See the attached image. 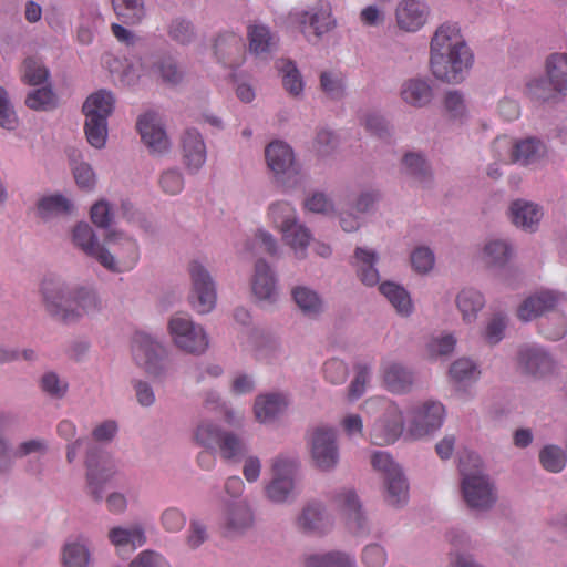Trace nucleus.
I'll return each mask as SVG.
<instances>
[{"mask_svg": "<svg viewBox=\"0 0 567 567\" xmlns=\"http://www.w3.org/2000/svg\"><path fill=\"white\" fill-rule=\"evenodd\" d=\"M296 463L292 458L277 457L272 463L274 478L267 486V496L277 503L285 502L293 489V472Z\"/></svg>", "mask_w": 567, "mask_h": 567, "instance_id": "a211bd4d", "label": "nucleus"}, {"mask_svg": "<svg viewBox=\"0 0 567 567\" xmlns=\"http://www.w3.org/2000/svg\"><path fill=\"white\" fill-rule=\"evenodd\" d=\"M133 357L136 363L153 377H161L165 370V349L145 332H136L133 339Z\"/></svg>", "mask_w": 567, "mask_h": 567, "instance_id": "4468645a", "label": "nucleus"}, {"mask_svg": "<svg viewBox=\"0 0 567 567\" xmlns=\"http://www.w3.org/2000/svg\"><path fill=\"white\" fill-rule=\"evenodd\" d=\"M72 240L86 256L94 258L103 267H110L111 260L107 258L105 241L100 244L87 224H78L72 233Z\"/></svg>", "mask_w": 567, "mask_h": 567, "instance_id": "4be33fe9", "label": "nucleus"}, {"mask_svg": "<svg viewBox=\"0 0 567 567\" xmlns=\"http://www.w3.org/2000/svg\"><path fill=\"white\" fill-rule=\"evenodd\" d=\"M198 444L213 447L217 445L225 460H235L244 455L246 449L244 442L234 433L221 432L212 423H202L195 432Z\"/></svg>", "mask_w": 567, "mask_h": 567, "instance_id": "f8f14e48", "label": "nucleus"}, {"mask_svg": "<svg viewBox=\"0 0 567 567\" xmlns=\"http://www.w3.org/2000/svg\"><path fill=\"white\" fill-rule=\"evenodd\" d=\"M87 488L94 499H102V493L106 483L114 474V465L111 460L96 451H92L86 460Z\"/></svg>", "mask_w": 567, "mask_h": 567, "instance_id": "f3484780", "label": "nucleus"}, {"mask_svg": "<svg viewBox=\"0 0 567 567\" xmlns=\"http://www.w3.org/2000/svg\"><path fill=\"white\" fill-rule=\"evenodd\" d=\"M511 219L513 224L525 230L534 231L543 217V209L532 202L517 199L512 203Z\"/></svg>", "mask_w": 567, "mask_h": 567, "instance_id": "cd10ccee", "label": "nucleus"}, {"mask_svg": "<svg viewBox=\"0 0 567 567\" xmlns=\"http://www.w3.org/2000/svg\"><path fill=\"white\" fill-rule=\"evenodd\" d=\"M518 363L526 373L545 375L554 368L551 358L540 348L525 346L519 350Z\"/></svg>", "mask_w": 567, "mask_h": 567, "instance_id": "a878e982", "label": "nucleus"}, {"mask_svg": "<svg viewBox=\"0 0 567 567\" xmlns=\"http://www.w3.org/2000/svg\"><path fill=\"white\" fill-rule=\"evenodd\" d=\"M311 454L316 465L321 470H331L339 460L336 432L331 427H317L311 439Z\"/></svg>", "mask_w": 567, "mask_h": 567, "instance_id": "dca6fc26", "label": "nucleus"}, {"mask_svg": "<svg viewBox=\"0 0 567 567\" xmlns=\"http://www.w3.org/2000/svg\"><path fill=\"white\" fill-rule=\"evenodd\" d=\"M214 50L220 62L229 68H236L241 63L245 45L238 34L226 32L216 39Z\"/></svg>", "mask_w": 567, "mask_h": 567, "instance_id": "393cba45", "label": "nucleus"}, {"mask_svg": "<svg viewBox=\"0 0 567 567\" xmlns=\"http://www.w3.org/2000/svg\"><path fill=\"white\" fill-rule=\"evenodd\" d=\"M137 130L150 152L162 154L168 150L169 141L156 113L147 112L141 115Z\"/></svg>", "mask_w": 567, "mask_h": 567, "instance_id": "aec40b11", "label": "nucleus"}, {"mask_svg": "<svg viewBox=\"0 0 567 567\" xmlns=\"http://www.w3.org/2000/svg\"><path fill=\"white\" fill-rule=\"evenodd\" d=\"M111 543L116 547L131 546L132 550L145 544L144 530L141 527L130 529L114 527L109 533Z\"/></svg>", "mask_w": 567, "mask_h": 567, "instance_id": "a19ab883", "label": "nucleus"}, {"mask_svg": "<svg viewBox=\"0 0 567 567\" xmlns=\"http://www.w3.org/2000/svg\"><path fill=\"white\" fill-rule=\"evenodd\" d=\"M320 86L331 97H339L343 92L342 78L332 72H322L320 75Z\"/></svg>", "mask_w": 567, "mask_h": 567, "instance_id": "338daca9", "label": "nucleus"}, {"mask_svg": "<svg viewBox=\"0 0 567 567\" xmlns=\"http://www.w3.org/2000/svg\"><path fill=\"white\" fill-rule=\"evenodd\" d=\"M188 270L192 279L190 305L198 313H208L216 305L215 284L198 261H192Z\"/></svg>", "mask_w": 567, "mask_h": 567, "instance_id": "ddd939ff", "label": "nucleus"}, {"mask_svg": "<svg viewBox=\"0 0 567 567\" xmlns=\"http://www.w3.org/2000/svg\"><path fill=\"white\" fill-rule=\"evenodd\" d=\"M89 551L84 544L68 543L63 549V564L65 567H87Z\"/></svg>", "mask_w": 567, "mask_h": 567, "instance_id": "49530a36", "label": "nucleus"}, {"mask_svg": "<svg viewBox=\"0 0 567 567\" xmlns=\"http://www.w3.org/2000/svg\"><path fill=\"white\" fill-rule=\"evenodd\" d=\"M477 367L468 359H458L450 368V377L455 384H466L478 378Z\"/></svg>", "mask_w": 567, "mask_h": 567, "instance_id": "a18cd8bd", "label": "nucleus"}, {"mask_svg": "<svg viewBox=\"0 0 567 567\" xmlns=\"http://www.w3.org/2000/svg\"><path fill=\"white\" fill-rule=\"evenodd\" d=\"M458 468L462 475V493L471 508L485 509L495 502L493 486L481 472V458L468 452L460 457Z\"/></svg>", "mask_w": 567, "mask_h": 567, "instance_id": "7ed1b4c3", "label": "nucleus"}, {"mask_svg": "<svg viewBox=\"0 0 567 567\" xmlns=\"http://www.w3.org/2000/svg\"><path fill=\"white\" fill-rule=\"evenodd\" d=\"M0 126L12 131L18 126V117L12 109L7 91L0 86Z\"/></svg>", "mask_w": 567, "mask_h": 567, "instance_id": "13d9d810", "label": "nucleus"}, {"mask_svg": "<svg viewBox=\"0 0 567 567\" xmlns=\"http://www.w3.org/2000/svg\"><path fill=\"white\" fill-rule=\"evenodd\" d=\"M184 162L188 169H199L206 161V146L200 134L187 130L182 138Z\"/></svg>", "mask_w": 567, "mask_h": 567, "instance_id": "c85d7f7f", "label": "nucleus"}, {"mask_svg": "<svg viewBox=\"0 0 567 567\" xmlns=\"http://www.w3.org/2000/svg\"><path fill=\"white\" fill-rule=\"evenodd\" d=\"M445 415L444 406L440 402L429 401L412 411L409 435L419 439L440 429Z\"/></svg>", "mask_w": 567, "mask_h": 567, "instance_id": "2eb2a0df", "label": "nucleus"}, {"mask_svg": "<svg viewBox=\"0 0 567 567\" xmlns=\"http://www.w3.org/2000/svg\"><path fill=\"white\" fill-rule=\"evenodd\" d=\"M403 165L411 176L423 181L427 175V165L420 154L409 153L403 157Z\"/></svg>", "mask_w": 567, "mask_h": 567, "instance_id": "680f3d73", "label": "nucleus"}, {"mask_svg": "<svg viewBox=\"0 0 567 567\" xmlns=\"http://www.w3.org/2000/svg\"><path fill=\"white\" fill-rule=\"evenodd\" d=\"M130 567H169V565L159 554L144 550L130 564Z\"/></svg>", "mask_w": 567, "mask_h": 567, "instance_id": "774afa93", "label": "nucleus"}, {"mask_svg": "<svg viewBox=\"0 0 567 567\" xmlns=\"http://www.w3.org/2000/svg\"><path fill=\"white\" fill-rule=\"evenodd\" d=\"M167 32L172 40L181 44L189 43L194 38V29L192 23L182 18L172 20Z\"/></svg>", "mask_w": 567, "mask_h": 567, "instance_id": "5fc2aeb1", "label": "nucleus"}, {"mask_svg": "<svg viewBox=\"0 0 567 567\" xmlns=\"http://www.w3.org/2000/svg\"><path fill=\"white\" fill-rule=\"evenodd\" d=\"M112 4L115 14L125 24H138L145 17L143 0H112Z\"/></svg>", "mask_w": 567, "mask_h": 567, "instance_id": "e433bc0d", "label": "nucleus"}, {"mask_svg": "<svg viewBox=\"0 0 567 567\" xmlns=\"http://www.w3.org/2000/svg\"><path fill=\"white\" fill-rule=\"evenodd\" d=\"M278 68L282 72V84L292 95H298L303 90V82L299 71L291 61H281Z\"/></svg>", "mask_w": 567, "mask_h": 567, "instance_id": "09e8293b", "label": "nucleus"}, {"mask_svg": "<svg viewBox=\"0 0 567 567\" xmlns=\"http://www.w3.org/2000/svg\"><path fill=\"white\" fill-rule=\"evenodd\" d=\"M24 72L22 80L29 85H39L47 81L49 76L48 69L35 58H28L23 63Z\"/></svg>", "mask_w": 567, "mask_h": 567, "instance_id": "8fccbe9b", "label": "nucleus"}, {"mask_svg": "<svg viewBox=\"0 0 567 567\" xmlns=\"http://www.w3.org/2000/svg\"><path fill=\"white\" fill-rule=\"evenodd\" d=\"M547 80L533 79L527 84L530 96L550 101L557 95L567 96V52H555L545 61Z\"/></svg>", "mask_w": 567, "mask_h": 567, "instance_id": "39448f33", "label": "nucleus"}, {"mask_svg": "<svg viewBox=\"0 0 567 567\" xmlns=\"http://www.w3.org/2000/svg\"><path fill=\"white\" fill-rule=\"evenodd\" d=\"M168 331L176 347L185 352L200 354L208 348L204 329L195 324L187 315H175L168 322Z\"/></svg>", "mask_w": 567, "mask_h": 567, "instance_id": "1a4fd4ad", "label": "nucleus"}, {"mask_svg": "<svg viewBox=\"0 0 567 567\" xmlns=\"http://www.w3.org/2000/svg\"><path fill=\"white\" fill-rule=\"evenodd\" d=\"M379 289L400 315L408 316L411 313L412 301L403 287L393 282H383Z\"/></svg>", "mask_w": 567, "mask_h": 567, "instance_id": "58836bf2", "label": "nucleus"}, {"mask_svg": "<svg viewBox=\"0 0 567 567\" xmlns=\"http://www.w3.org/2000/svg\"><path fill=\"white\" fill-rule=\"evenodd\" d=\"M249 50L255 54L269 52L275 44L270 30L261 24L248 27Z\"/></svg>", "mask_w": 567, "mask_h": 567, "instance_id": "37998d69", "label": "nucleus"}, {"mask_svg": "<svg viewBox=\"0 0 567 567\" xmlns=\"http://www.w3.org/2000/svg\"><path fill=\"white\" fill-rule=\"evenodd\" d=\"M474 63V55L456 22H444L434 32L430 44V69L435 79L461 83Z\"/></svg>", "mask_w": 567, "mask_h": 567, "instance_id": "f257e3e1", "label": "nucleus"}, {"mask_svg": "<svg viewBox=\"0 0 567 567\" xmlns=\"http://www.w3.org/2000/svg\"><path fill=\"white\" fill-rule=\"evenodd\" d=\"M105 248L107 258L111 260V266L105 268L110 271H128L136 266L140 259L137 243L121 233H109L105 236Z\"/></svg>", "mask_w": 567, "mask_h": 567, "instance_id": "9b49d317", "label": "nucleus"}, {"mask_svg": "<svg viewBox=\"0 0 567 567\" xmlns=\"http://www.w3.org/2000/svg\"><path fill=\"white\" fill-rule=\"evenodd\" d=\"M289 19L292 23L298 24L303 33L310 28L318 37L333 27L331 8L327 3H318L310 11L290 12Z\"/></svg>", "mask_w": 567, "mask_h": 567, "instance_id": "412c9836", "label": "nucleus"}, {"mask_svg": "<svg viewBox=\"0 0 567 567\" xmlns=\"http://www.w3.org/2000/svg\"><path fill=\"white\" fill-rule=\"evenodd\" d=\"M323 374L327 381L332 384L343 383L348 377L346 363L338 359H331L323 365Z\"/></svg>", "mask_w": 567, "mask_h": 567, "instance_id": "bf43d9fd", "label": "nucleus"}, {"mask_svg": "<svg viewBox=\"0 0 567 567\" xmlns=\"http://www.w3.org/2000/svg\"><path fill=\"white\" fill-rule=\"evenodd\" d=\"M539 332L549 340H559L567 332L566 319L560 315L546 318L540 322Z\"/></svg>", "mask_w": 567, "mask_h": 567, "instance_id": "864d4df0", "label": "nucleus"}, {"mask_svg": "<svg viewBox=\"0 0 567 567\" xmlns=\"http://www.w3.org/2000/svg\"><path fill=\"white\" fill-rule=\"evenodd\" d=\"M329 522L319 504L306 506L298 518V525L305 532H322Z\"/></svg>", "mask_w": 567, "mask_h": 567, "instance_id": "79ce46f5", "label": "nucleus"}, {"mask_svg": "<svg viewBox=\"0 0 567 567\" xmlns=\"http://www.w3.org/2000/svg\"><path fill=\"white\" fill-rule=\"evenodd\" d=\"M72 208V203L60 194L44 196L39 199L37 205L38 215L43 219L69 214Z\"/></svg>", "mask_w": 567, "mask_h": 567, "instance_id": "4c0bfd02", "label": "nucleus"}, {"mask_svg": "<svg viewBox=\"0 0 567 567\" xmlns=\"http://www.w3.org/2000/svg\"><path fill=\"white\" fill-rule=\"evenodd\" d=\"M401 95L406 103L421 107L431 101L432 87L425 80L411 79L403 84Z\"/></svg>", "mask_w": 567, "mask_h": 567, "instance_id": "f704fd0d", "label": "nucleus"}, {"mask_svg": "<svg viewBox=\"0 0 567 567\" xmlns=\"http://www.w3.org/2000/svg\"><path fill=\"white\" fill-rule=\"evenodd\" d=\"M305 565L306 567H357L354 558L342 551L310 555L306 558Z\"/></svg>", "mask_w": 567, "mask_h": 567, "instance_id": "ea45409f", "label": "nucleus"}, {"mask_svg": "<svg viewBox=\"0 0 567 567\" xmlns=\"http://www.w3.org/2000/svg\"><path fill=\"white\" fill-rule=\"evenodd\" d=\"M268 167L276 178L286 187H292L300 183L299 166L295 162L292 148L280 141L271 142L265 151Z\"/></svg>", "mask_w": 567, "mask_h": 567, "instance_id": "9d476101", "label": "nucleus"}, {"mask_svg": "<svg viewBox=\"0 0 567 567\" xmlns=\"http://www.w3.org/2000/svg\"><path fill=\"white\" fill-rule=\"evenodd\" d=\"M151 72L169 84H176L182 79V73L171 58L161 59Z\"/></svg>", "mask_w": 567, "mask_h": 567, "instance_id": "6e6d98bb", "label": "nucleus"}, {"mask_svg": "<svg viewBox=\"0 0 567 567\" xmlns=\"http://www.w3.org/2000/svg\"><path fill=\"white\" fill-rule=\"evenodd\" d=\"M427 13V7L422 0H402L395 10L398 27L415 32L425 23Z\"/></svg>", "mask_w": 567, "mask_h": 567, "instance_id": "5701e85b", "label": "nucleus"}, {"mask_svg": "<svg viewBox=\"0 0 567 567\" xmlns=\"http://www.w3.org/2000/svg\"><path fill=\"white\" fill-rule=\"evenodd\" d=\"M411 264L417 272H427L434 265V255L429 248H416L411 254Z\"/></svg>", "mask_w": 567, "mask_h": 567, "instance_id": "e2e57ef3", "label": "nucleus"}, {"mask_svg": "<svg viewBox=\"0 0 567 567\" xmlns=\"http://www.w3.org/2000/svg\"><path fill=\"white\" fill-rule=\"evenodd\" d=\"M443 106L445 114L450 118L461 120L466 114L464 95L457 90H450L444 94Z\"/></svg>", "mask_w": 567, "mask_h": 567, "instance_id": "de8ad7c7", "label": "nucleus"}, {"mask_svg": "<svg viewBox=\"0 0 567 567\" xmlns=\"http://www.w3.org/2000/svg\"><path fill=\"white\" fill-rule=\"evenodd\" d=\"M269 215L280 228L286 244L296 251L298 258H303L311 236L306 227L296 223L293 207L286 202L276 203L270 206Z\"/></svg>", "mask_w": 567, "mask_h": 567, "instance_id": "423d86ee", "label": "nucleus"}, {"mask_svg": "<svg viewBox=\"0 0 567 567\" xmlns=\"http://www.w3.org/2000/svg\"><path fill=\"white\" fill-rule=\"evenodd\" d=\"M254 523V516L245 502L230 504L225 513V532L227 535L243 533Z\"/></svg>", "mask_w": 567, "mask_h": 567, "instance_id": "c756f323", "label": "nucleus"}, {"mask_svg": "<svg viewBox=\"0 0 567 567\" xmlns=\"http://www.w3.org/2000/svg\"><path fill=\"white\" fill-rule=\"evenodd\" d=\"M355 266L361 281L367 286H374L379 282L380 276L374 268L377 255L372 250L358 247L354 252Z\"/></svg>", "mask_w": 567, "mask_h": 567, "instance_id": "c9c22d12", "label": "nucleus"}, {"mask_svg": "<svg viewBox=\"0 0 567 567\" xmlns=\"http://www.w3.org/2000/svg\"><path fill=\"white\" fill-rule=\"evenodd\" d=\"M506 326V318L503 315L493 316L484 331L485 341L489 344L498 343L504 337Z\"/></svg>", "mask_w": 567, "mask_h": 567, "instance_id": "052dcab7", "label": "nucleus"}, {"mask_svg": "<svg viewBox=\"0 0 567 567\" xmlns=\"http://www.w3.org/2000/svg\"><path fill=\"white\" fill-rule=\"evenodd\" d=\"M495 151L511 150V162L528 165L540 159L546 153V146L537 138L528 137L512 144L507 137H498L493 144Z\"/></svg>", "mask_w": 567, "mask_h": 567, "instance_id": "6ab92c4d", "label": "nucleus"}, {"mask_svg": "<svg viewBox=\"0 0 567 567\" xmlns=\"http://www.w3.org/2000/svg\"><path fill=\"white\" fill-rule=\"evenodd\" d=\"M539 461L545 470L554 473L560 472L566 464L563 450L553 445L545 446L540 451Z\"/></svg>", "mask_w": 567, "mask_h": 567, "instance_id": "3c124183", "label": "nucleus"}, {"mask_svg": "<svg viewBox=\"0 0 567 567\" xmlns=\"http://www.w3.org/2000/svg\"><path fill=\"white\" fill-rule=\"evenodd\" d=\"M456 306L463 320L471 323L476 320L478 312L484 308L485 298L478 290L465 288L457 295Z\"/></svg>", "mask_w": 567, "mask_h": 567, "instance_id": "72a5a7b5", "label": "nucleus"}, {"mask_svg": "<svg viewBox=\"0 0 567 567\" xmlns=\"http://www.w3.org/2000/svg\"><path fill=\"white\" fill-rule=\"evenodd\" d=\"M386 553L380 545H368L362 551V563L367 567H383L386 563Z\"/></svg>", "mask_w": 567, "mask_h": 567, "instance_id": "0e129e2a", "label": "nucleus"}, {"mask_svg": "<svg viewBox=\"0 0 567 567\" xmlns=\"http://www.w3.org/2000/svg\"><path fill=\"white\" fill-rule=\"evenodd\" d=\"M512 255V249L506 241L492 240L484 248V257L489 265H503Z\"/></svg>", "mask_w": 567, "mask_h": 567, "instance_id": "603ef678", "label": "nucleus"}, {"mask_svg": "<svg viewBox=\"0 0 567 567\" xmlns=\"http://www.w3.org/2000/svg\"><path fill=\"white\" fill-rule=\"evenodd\" d=\"M252 292L259 300L274 301L277 295L274 275L264 260H258L252 278Z\"/></svg>", "mask_w": 567, "mask_h": 567, "instance_id": "7c9ffc66", "label": "nucleus"}, {"mask_svg": "<svg viewBox=\"0 0 567 567\" xmlns=\"http://www.w3.org/2000/svg\"><path fill=\"white\" fill-rule=\"evenodd\" d=\"M368 403L377 404L382 414L375 420L370 430V441L374 445L384 446L394 443L402 434L403 414L396 403L378 399Z\"/></svg>", "mask_w": 567, "mask_h": 567, "instance_id": "0eeeda50", "label": "nucleus"}, {"mask_svg": "<svg viewBox=\"0 0 567 567\" xmlns=\"http://www.w3.org/2000/svg\"><path fill=\"white\" fill-rule=\"evenodd\" d=\"M25 104L32 110H48L54 105V94L49 87L38 89L28 94Z\"/></svg>", "mask_w": 567, "mask_h": 567, "instance_id": "4d7b16f0", "label": "nucleus"}, {"mask_svg": "<svg viewBox=\"0 0 567 567\" xmlns=\"http://www.w3.org/2000/svg\"><path fill=\"white\" fill-rule=\"evenodd\" d=\"M159 185L165 193L175 195L183 189L184 181L178 171L168 169L162 174Z\"/></svg>", "mask_w": 567, "mask_h": 567, "instance_id": "69168bd1", "label": "nucleus"}, {"mask_svg": "<svg viewBox=\"0 0 567 567\" xmlns=\"http://www.w3.org/2000/svg\"><path fill=\"white\" fill-rule=\"evenodd\" d=\"M113 107L114 97L105 90L91 94L83 104L86 140L95 148H101L105 145L107 137L106 121Z\"/></svg>", "mask_w": 567, "mask_h": 567, "instance_id": "20e7f679", "label": "nucleus"}, {"mask_svg": "<svg viewBox=\"0 0 567 567\" xmlns=\"http://www.w3.org/2000/svg\"><path fill=\"white\" fill-rule=\"evenodd\" d=\"M292 296L296 303L305 315L316 316L322 310V301L317 292L306 287L295 288Z\"/></svg>", "mask_w": 567, "mask_h": 567, "instance_id": "c03bdc74", "label": "nucleus"}, {"mask_svg": "<svg viewBox=\"0 0 567 567\" xmlns=\"http://www.w3.org/2000/svg\"><path fill=\"white\" fill-rule=\"evenodd\" d=\"M42 293L48 311L63 322L93 313L99 307L97 299L91 290L81 288L71 295L55 279H45L42 282Z\"/></svg>", "mask_w": 567, "mask_h": 567, "instance_id": "f03ea898", "label": "nucleus"}, {"mask_svg": "<svg viewBox=\"0 0 567 567\" xmlns=\"http://www.w3.org/2000/svg\"><path fill=\"white\" fill-rule=\"evenodd\" d=\"M564 296L555 291H540L528 297L518 308L517 316L523 321H530L546 311L553 310Z\"/></svg>", "mask_w": 567, "mask_h": 567, "instance_id": "b1692460", "label": "nucleus"}, {"mask_svg": "<svg viewBox=\"0 0 567 567\" xmlns=\"http://www.w3.org/2000/svg\"><path fill=\"white\" fill-rule=\"evenodd\" d=\"M383 380L388 390L393 393H403L408 391L413 383L412 373L396 362L384 363Z\"/></svg>", "mask_w": 567, "mask_h": 567, "instance_id": "2f4dec72", "label": "nucleus"}, {"mask_svg": "<svg viewBox=\"0 0 567 567\" xmlns=\"http://www.w3.org/2000/svg\"><path fill=\"white\" fill-rule=\"evenodd\" d=\"M287 400L281 394L259 395L256 399L254 411L259 422H271L287 408Z\"/></svg>", "mask_w": 567, "mask_h": 567, "instance_id": "473e14b6", "label": "nucleus"}, {"mask_svg": "<svg viewBox=\"0 0 567 567\" xmlns=\"http://www.w3.org/2000/svg\"><path fill=\"white\" fill-rule=\"evenodd\" d=\"M337 509L346 517L353 533L360 534L364 529V516L361 504L353 491H346L334 498Z\"/></svg>", "mask_w": 567, "mask_h": 567, "instance_id": "bb28decb", "label": "nucleus"}, {"mask_svg": "<svg viewBox=\"0 0 567 567\" xmlns=\"http://www.w3.org/2000/svg\"><path fill=\"white\" fill-rule=\"evenodd\" d=\"M371 464L375 471L384 475L386 503L395 507L405 504L408 502L409 487L401 470L393 462L391 455L382 451L375 452L372 455Z\"/></svg>", "mask_w": 567, "mask_h": 567, "instance_id": "6e6552de", "label": "nucleus"}]
</instances>
